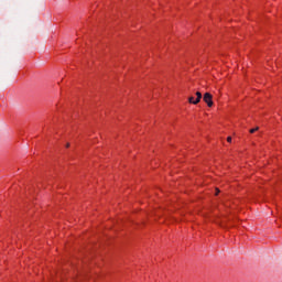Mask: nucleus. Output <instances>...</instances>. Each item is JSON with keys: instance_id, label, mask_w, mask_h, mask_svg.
<instances>
[{"instance_id": "f03ea898", "label": "nucleus", "mask_w": 282, "mask_h": 282, "mask_svg": "<svg viewBox=\"0 0 282 282\" xmlns=\"http://www.w3.org/2000/svg\"><path fill=\"white\" fill-rule=\"evenodd\" d=\"M203 100L208 107H213V95H210V93H205Z\"/></svg>"}, {"instance_id": "423d86ee", "label": "nucleus", "mask_w": 282, "mask_h": 282, "mask_svg": "<svg viewBox=\"0 0 282 282\" xmlns=\"http://www.w3.org/2000/svg\"><path fill=\"white\" fill-rule=\"evenodd\" d=\"M66 149H69V143L66 144Z\"/></svg>"}, {"instance_id": "20e7f679", "label": "nucleus", "mask_w": 282, "mask_h": 282, "mask_svg": "<svg viewBox=\"0 0 282 282\" xmlns=\"http://www.w3.org/2000/svg\"><path fill=\"white\" fill-rule=\"evenodd\" d=\"M227 142H232V137H228Z\"/></svg>"}, {"instance_id": "39448f33", "label": "nucleus", "mask_w": 282, "mask_h": 282, "mask_svg": "<svg viewBox=\"0 0 282 282\" xmlns=\"http://www.w3.org/2000/svg\"><path fill=\"white\" fill-rule=\"evenodd\" d=\"M216 195H219V188H216Z\"/></svg>"}, {"instance_id": "7ed1b4c3", "label": "nucleus", "mask_w": 282, "mask_h": 282, "mask_svg": "<svg viewBox=\"0 0 282 282\" xmlns=\"http://www.w3.org/2000/svg\"><path fill=\"white\" fill-rule=\"evenodd\" d=\"M256 131H259V127H256V128L249 130L250 133H256Z\"/></svg>"}, {"instance_id": "f257e3e1", "label": "nucleus", "mask_w": 282, "mask_h": 282, "mask_svg": "<svg viewBox=\"0 0 282 282\" xmlns=\"http://www.w3.org/2000/svg\"><path fill=\"white\" fill-rule=\"evenodd\" d=\"M200 101H202V93L199 91L196 93V99L195 97H188V102L191 105H199Z\"/></svg>"}]
</instances>
